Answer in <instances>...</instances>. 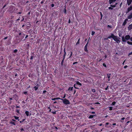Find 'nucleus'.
Returning <instances> with one entry per match:
<instances>
[{
  "label": "nucleus",
  "instance_id": "f257e3e1",
  "mask_svg": "<svg viewBox=\"0 0 132 132\" xmlns=\"http://www.w3.org/2000/svg\"><path fill=\"white\" fill-rule=\"evenodd\" d=\"M130 37L129 35H127L125 37L124 36L122 37V41L123 42H125L127 40L130 39Z\"/></svg>",
  "mask_w": 132,
  "mask_h": 132
},
{
  "label": "nucleus",
  "instance_id": "f03ea898",
  "mask_svg": "<svg viewBox=\"0 0 132 132\" xmlns=\"http://www.w3.org/2000/svg\"><path fill=\"white\" fill-rule=\"evenodd\" d=\"M17 10V9L15 8L14 7L12 6L9 8V11L11 13H15Z\"/></svg>",
  "mask_w": 132,
  "mask_h": 132
},
{
  "label": "nucleus",
  "instance_id": "7ed1b4c3",
  "mask_svg": "<svg viewBox=\"0 0 132 132\" xmlns=\"http://www.w3.org/2000/svg\"><path fill=\"white\" fill-rule=\"evenodd\" d=\"M61 100L62 101L63 104L65 105L69 104L70 103L69 101L66 98L62 99Z\"/></svg>",
  "mask_w": 132,
  "mask_h": 132
},
{
  "label": "nucleus",
  "instance_id": "20e7f679",
  "mask_svg": "<svg viewBox=\"0 0 132 132\" xmlns=\"http://www.w3.org/2000/svg\"><path fill=\"white\" fill-rule=\"evenodd\" d=\"M120 38L119 37L118 38L117 36H116L115 37H114V38H113V40L116 42L117 43H119L120 42V41L119 39H120Z\"/></svg>",
  "mask_w": 132,
  "mask_h": 132
},
{
  "label": "nucleus",
  "instance_id": "39448f33",
  "mask_svg": "<svg viewBox=\"0 0 132 132\" xmlns=\"http://www.w3.org/2000/svg\"><path fill=\"white\" fill-rule=\"evenodd\" d=\"M77 85H81V83L79 82L78 81H77L76 83V84H75L74 86V87L75 88L78 89L79 88L78 87H76V86H77Z\"/></svg>",
  "mask_w": 132,
  "mask_h": 132
},
{
  "label": "nucleus",
  "instance_id": "423d86ee",
  "mask_svg": "<svg viewBox=\"0 0 132 132\" xmlns=\"http://www.w3.org/2000/svg\"><path fill=\"white\" fill-rule=\"evenodd\" d=\"M115 37L116 36L114 35L113 34H111V35L108 36V38L106 39H110L111 38H112L113 39V38H114V37Z\"/></svg>",
  "mask_w": 132,
  "mask_h": 132
},
{
  "label": "nucleus",
  "instance_id": "0eeeda50",
  "mask_svg": "<svg viewBox=\"0 0 132 132\" xmlns=\"http://www.w3.org/2000/svg\"><path fill=\"white\" fill-rule=\"evenodd\" d=\"M132 10V5H131L130 7L128 8L127 10L126 13H127L129 12L130 11Z\"/></svg>",
  "mask_w": 132,
  "mask_h": 132
},
{
  "label": "nucleus",
  "instance_id": "6e6552de",
  "mask_svg": "<svg viewBox=\"0 0 132 132\" xmlns=\"http://www.w3.org/2000/svg\"><path fill=\"white\" fill-rule=\"evenodd\" d=\"M88 44V43H87L86 44V45H85V48H84V50L86 52H88L87 48Z\"/></svg>",
  "mask_w": 132,
  "mask_h": 132
},
{
  "label": "nucleus",
  "instance_id": "1a4fd4ad",
  "mask_svg": "<svg viewBox=\"0 0 132 132\" xmlns=\"http://www.w3.org/2000/svg\"><path fill=\"white\" fill-rule=\"evenodd\" d=\"M127 3L128 5H130L131 4L132 0H127Z\"/></svg>",
  "mask_w": 132,
  "mask_h": 132
},
{
  "label": "nucleus",
  "instance_id": "9d476101",
  "mask_svg": "<svg viewBox=\"0 0 132 132\" xmlns=\"http://www.w3.org/2000/svg\"><path fill=\"white\" fill-rule=\"evenodd\" d=\"M110 75H111L110 74H107V77L108 78V81H110Z\"/></svg>",
  "mask_w": 132,
  "mask_h": 132
},
{
  "label": "nucleus",
  "instance_id": "9b49d317",
  "mask_svg": "<svg viewBox=\"0 0 132 132\" xmlns=\"http://www.w3.org/2000/svg\"><path fill=\"white\" fill-rule=\"evenodd\" d=\"M117 0H109V3L110 4L112 3L113 2H115Z\"/></svg>",
  "mask_w": 132,
  "mask_h": 132
},
{
  "label": "nucleus",
  "instance_id": "f8f14e48",
  "mask_svg": "<svg viewBox=\"0 0 132 132\" xmlns=\"http://www.w3.org/2000/svg\"><path fill=\"white\" fill-rule=\"evenodd\" d=\"M132 18V12L129 15L128 17V19H131Z\"/></svg>",
  "mask_w": 132,
  "mask_h": 132
},
{
  "label": "nucleus",
  "instance_id": "ddd939ff",
  "mask_svg": "<svg viewBox=\"0 0 132 132\" xmlns=\"http://www.w3.org/2000/svg\"><path fill=\"white\" fill-rule=\"evenodd\" d=\"M128 28L129 30H131L132 29V24L129 25V26L128 27Z\"/></svg>",
  "mask_w": 132,
  "mask_h": 132
},
{
  "label": "nucleus",
  "instance_id": "4468645a",
  "mask_svg": "<svg viewBox=\"0 0 132 132\" xmlns=\"http://www.w3.org/2000/svg\"><path fill=\"white\" fill-rule=\"evenodd\" d=\"M25 113L27 116H28L29 115V112L28 111H26L25 112Z\"/></svg>",
  "mask_w": 132,
  "mask_h": 132
},
{
  "label": "nucleus",
  "instance_id": "2eb2a0df",
  "mask_svg": "<svg viewBox=\"0 0 132 132\" xmlns=\"http://www.w3.org/2000/svg\"><path fill=\"white\" fill-rule=\"evenodd\" d=\"M68 90H70V91H72L73 90V87H69V88L68 89Z\"/></svg>",
  "mask_w": 132,
  "mask_h": 132
},
{
  "label": "nucleus",
  "instance_id": "dca6fc26",
  "mask_svg": "<svg viewBox=\"0 0 132 132\" xmlns=\"http://www.w3.org/2000/svg\"><path fill=\"white\" fill-rule=\"evenodd\" d=\"M63 11L65 14H67V13L66 10V7H65L64 8L63 10Z\"/></svg>",
  "mask_w": 132,
  "mask_h": 132
},
{
  "label": "nucleus",
  "instance_id": "f3484780",
  "mask_svg": "<svg viewBox=\"0 0 132 132\" xmlns=\"http://www.w3.org/2000/svg\"><path fill=\"white\" fill-rule=\"evenodd\" d=\"M94 115H90L89 117L88 118L89 119L92 118L94 117Z\"/></svg>",
  "mask_w": 132,
  "mask_h": 132
},
{
  "label": "nucleus",
  "instance_id": "a211bd4d",
  "mask_svg": "<svg viewBox=\"0 0 132 132\" xmlns=\"http://www.w3.org/2000/svg\"><path fill=\"white\" fill-rule=\"evenodd\" d=\"M10 123L11 124H12L14 125H15V123L14 122L11 121L10 122Z\"/></svg>",
  "mask_w": 132,
  "mask_h": 132
},
{
  "label": "nucleus",
  "instance_id": "6ab92c4d",
  "mask_svg": "<svg viewBox=\"0 0 132 132\" xmlns=\"http://www.w3.org/2000/svg\"><path fill=\"white\" fill-rule=\"evenodd\" d=\"M57 70L56 68H55L54 72V73L53 74L54 75H55L57 71Z\"/></svg>",
  "mask_w": 132,
  "mask_h": 132
},
{
  "label": "nucleus",
  "instance_id": "aec40b11",
  "mask_svg": "<svg viewBox=\"0 0 132 132\" xmlns=\"http://www.w3.org/2000/svg\"><path fill=\"white\" fill-rule=\"evenodd\" d=\"M14 118L16 120H18L19 121V117H16V116H14Z\"/></svg>",
  "mask_w": 132,
  "mask_h": 132
},
{
  "label": "nucleus",
  "instance_id": "412c9836",
  "mask_svg": "<svg viewBox=\"0 0 132 132\" xmlns=\"http://www.w3.org/2000/svg\"><path fill=\"white\" fill-rule=\"evenodd\" d=\"M109 124V122H106L105 125V127H109V126L108 125Z\"/></svg>",
  "mask_w": 132,
  "mask_h": 132
},
{
  "label": "nucleus",
  "instance_id": "4be33fe9",
  "mask_svg": "<svg viewBox=\"0 0 132 132\" xmlns=\"http://www.w3.org/2000/svg\"><path fill=\"white\" fill-rule=\"evenodd\" d=\"M80 39L79 38L77 42L76 43V45H77L78 44H79L80 43Z\"/></svg>",
  "mask_w": 132,
  "mask_h": 132
},
{
  "label": "nucleus",
  "instance_id": "5701e85b",
  "mask_svg": "<svg viewBox=\"0 0 132 132\" xmlns=\"http://www.w3.org/2000/svg\"><path fill=\"white\" fill-rule=\"evenodd\" d=\"M127 43L128 44L132 45V42H130L129 41H127Z\"/></svg>",
  "mask_w": 132,
  "mask_h": 132
},
{
  "label": "nucleus",
  "instance_id": "b1692460",
  "mask_svg": "<svg viewBox=\"0 0 132 132\" xmlns=\"http://www.w3.org/2000/svg\"><path fill=\"white\" fill-rule=\"evenodd\" d=\"M116 103V102L115 101L113 102L112 104H111V105H115Z\"/></svg>",
  "mask_w": 132,
  "mask_h": 132
},
{
  "label": "nucleus",
  "instance_id": "393cba45",
  "mask_svg": "<svg viewBox=\"0 0 132 132\" xmlns=\"http://www.w3.org/2000/svg\"><path fill=\"white\" fill-rule=\"evenodd\" d=\"M20 111V110L19 109H16V111L17 113H19V111Z\"/></svg>",
  "mask_w": 132,
  "mask_h": 132
},
{
  "label": "nucleus",
  "instance_id": "a878e982",
  "mask_svg": "<svg viewBox=\"0 0 132 132\" xmlns=\"http://www.w3.org/2000/svg\"><path fill=\"white\" fill-rule=\"evenodd\" d=\"M64 60H62L61 62V66H63V63L64 62Z\"/></svg>",
  "mask_w": 132,
  "mask_h": 132
},
{
  "label": "nucleus",
  "instance_id": "bb28decb",
  "mask_svg": "<svg viewBox=\"0 0 132 132\" xmlns=\"http://www.w3.org/2000/svg\"><path fill=\"white\" fill-rule=\"evenodd\" d=\"M34 88L35 89V90H37L38 88L36 86H35Z\"/></svg>",
  "mask_w": 132,
  "mask_h": 132
},
{
  "label": "nucleus",
  "instance_id": "cd10ccee",
  "mask_svg": "<svg viewBox=\"0 0 132 132\" xmlns=\"http://www.w3.org/2000/svg\"><path fill=\"white\" fill-rule=\"evenodd\" d=\"M26 119H22V120L20 121L19 122L20 123H22L23 122H24V121Z\"/></svg>",
  "mask_w": 132,
  "mask_h": 132
},
{
  "label": "nucleus",
  "instance_id": "c85d7f7f",
  "mask_svg": "<svg viewBox=\"0 0 132 132\" xmlns=\"http://www.w3.org/2000/svg\"><path fill=\"white\" fill-rule=\"evenodd\" d=\"M49 109V111L50 112H51V109L50 108V106L48 107L47 108V109Z\"/></svg>",
  "mask_w": 132,
  "mask_h": 132
},
{
  "label": "nucleus",
  "instance_id": "c756f323",
  "mask_svg": "<svg viewBox=\"0 0 132 132\" xmlns=\"http://www.w3.org/2000/svg\"><path fill=\"white\" fill-rule=\"evenodd\" d=\"M95 31H92V33H91L92 35V36H93L94 35V34H95Z\"/></svg>",
  "mask_w": 132,
  "mask_h": 132
},
{
  "label": "nucleus",
  "instance_id": "7c9ffc66",
  "mask_svg": "<svg viewBox=\"0 0 132 132\" xmlns=\"http://www.w3.org/2000/svg\"><path fill=\"white\" fill-rule=\"evenodd\" d=\"M126 23H127L125 21H124L123 22V26H125L126 25Z\"/></svg>",
  "mask_w": 132,
  "mask_h": 132
},
{
  "label": "nucleus",
  "instance_id": "2f4dec72",
  "mask_svg": "<svg viewBox=\"0 0 132 132\" xmlns=\"http://www.w3.org/2000/svg\"><path fill=\"white\" fill-rule=\"evenodd\" d=\"M18 51V50L17 49H15L13 51V52L14 53H16Z\"/></svg>",
  "mask_w": 132,
  "mask_h": 132
},
{
  "label": "nucleus",
  "instance_id": "473e14b6",
  "mask_svg": "<svg viewBox=\"0 0 132 132\" xmlns=\"http://www.w3.org/2000/svg\"><path fill=\"white\" fill-rule=\"evenodd\" d=\"M64 56H65L66 55V52H65V48L64 49Z\"/></svg>",
  "mask_w": 132,
  "mask_h": 132
},
{
  "label": "nucleus",
  "instance_id": "72a5a7b5",
  "mask_svg": "<svg viewBox=\"0 0 132 132\" xmlns=\"http://www.w3.org/2000/svg\"><path fill=\"white\" fill-rule=\"evenodd\" d=\"M109 110H112L113 109V107H109Z\"/></svg>",
  "mask_w": 132,
  "mask_h": 132
},
{
  "label": "nucleus",
  "instance_id": "f704fd0d",
  "mask_svg": "<svg viewBox=\"0 0 132 132\" xmlns=\"http://www.w3.org/2000/svg\"><path fill=\"white\" fill-rule=\"evenodd\" d=\"M110 6L111 7H113V8L115 7H116V5H110Z\"/></svg>",
  "mask_w": 132,
  "mask_h": 132
},
{
  "label": "nucleus",
  "instance_id": "c9c22d12",
  "mask_svg": "<svg viewBox=\"0 0 132 132\" xmlns=\"http://www.w3.org/2000/svg\"><path fill=\"white\" fill-rule=\"evenodd\" d=\"M103 66H104L105 68H106L107 67V66H106V64L105 63H103Z\"/></svg>",
  "mask_w": 132,
  "mask_h": 132
},
{
  "label": "nucleus",
  "instance_id": "e433bc0d",
  "mask_svg": "<svg viewBox=\"0 0 132 132\" xmlns=\"http://www.w3.org/2000/svg\"><path fill=\"white\" fill-rule=\"evenodd\" d=\"M107 27L108 28H112L111 25H108L107 26Z\"/></svg>",
  "mask_w": 132,
  "mask_h": 132
},
{
  "label": "nucleus",
  "instance_id": "4c0bfd02",
  "mask_svg": "<svg viewBox=\"0 0 132 132\" xmlns=\"http://www.w3.org/2000/svg\"><path fill=\"white\" fill-rule=\"evenodd\" d=\"M100 15L101 16V19L102 18V17H103V15H102V13L101 12H100Z\"/></svg>",
  "mask_w": 132,
  "mask_h": 132
},
{
  "label": "nucleus",
  "instance_id": "58836bf2",
  "mask_svg": "<svg viewBox=\"0 0 132 132\" xmlns=\"http://www.w3.org/2000/svg\"><path fill=\"white\" fill-rule=\"evenodd\" d=\"M28 24L29 25V26H27V28L28 29H29L30 28V26L31 25V24L30 23H29V24Z\"/></svg>",
  "mask_w": 132,
  "mask_h": 132
},
{
  "label": "nucleus",
  "instance_id": "ea45409f",
  "mask_svg": "<svg viewBox=\"0 0 132 132\" xmlns=\"http://www.w3.org/2000/svg\"><path fill=\"white\" fill-rule=\"evenodd\" d=\"M72 52H71V54L70 55V56H69V58H70L71 57V56H72Z\"/></svg>",
  "mask_w": 132,
  "mask_h": 132
},
{
  "label": "nucleus",
  "instance_id": "a19ab883",
  "mask_svg": "<svg viewBox=\"0 0 132 132\" xmlns=\"http://www.w3.org/2000/svg\"><path fill=\"white\" fill-rule=\"evenodd\" d=\"M131 55H132V51L131 52L129 53L128 55L129 56Z\"/></svg>",
  "mask_w": 132,
  "mask_h": 132
},
{
  "label": "nucleus",
  "instance_id": "79ce46f5",
  "mask_svg": "<svg viewBox=\"0 0 132 132\" xmlns=\"http://www.w3.org/2000/svg\"><path fill=\"white\" fill-rule=\"evenodd\" d=\"M22 19L21 20V22L23 21L24 20V17L23 16L22 17Z\"/></svg>",
  "mask_w": 132,
  "mask_h": 132
},
{
  "label": "nucleus",
  "instance_id": "37998d69",
  "mask_svg": "<svg viewBox=\"0 0 132 132\" xmlns=\"http://www.w3.org/2000/svg\"><path fill=\"white\" fill-rule=\"evenodd\" d=\"M108 9L110 10H112L113 9V8L111 7V6L109 7Z\"/></svg>",
  "mask_w": 132,
  "mask_h": 132
},
{
  "label": "nucleus",
  "instance_id": "c03bdc74",
  "mask_svg": "<svg viewBox=\"0 0 132 132\" xmlns=\"http://www.w3.org/2000/svg\"><path fill=\"white\" fill-rule=\"evenodd\" d=\"M51 100H57L56 98H52L51 99Z\"/></svg>",
  "mask_w": 132,
  "mask_h": 132
},
{
  "label": "nucleus",
  "instance_id": "a18cd8bd",
  "mask_svg": "<svg viewBox=\"0 0 132 132\" xmlns=\"http://www.w3.org/2000/svg\"><path fill=\"white\" fill-rule=\"evenodd\" d=\"M92 91L93 92H95V89H92Z\"/></svg>",
  "mask_w": 132,
  "mask_h": 132
},
{
  "label": "nucleus",
  "instance_id": "49530a36",
  "mask_svg": "<svg viewBox=\"0 0 132 132\" xmlns=\"http://www.w3.org/2000/svg\"><path fill=\"white\" fill-rule=\"evenodd\" d=\"M20 130H21L20 132H22V131H23L24 130L23 128H21L20 129Z\"/></svg>",
  "mask_w": 132,
  "mask_h": 132
},
{
  "label": "nucleus",
  "instance_id": "de8ad7c7",
  "mask_svg": "<svg viewBox=\"0 0 132 132\" xmlns=\"http://www.w3.org/2000/svg\"><path fill=\"white\" fill-rule=\"evenodd\" d=\"M44 1L43 0L40 3L41 4H43L44 3Z\"/></svg>",
  "mask_w": 132,
  "mask_h": 132
},
{
  "label": "nucleus",
  "instance_id": "09e8293b",
  "mask_svg": "<svg viewBox=\"0 0 132 132\" xmlns=\"http://www.w3.org/2000/svg\"><path fill=\"white\" fill-rule=\"evenodd\" d=\"M54 5H55L54 4H52L51 5V7H53L54 6Z\"/></svg>",
  "mask_w": 132,
  "mask_h": 132
},
{
  "label": "nucleus",
  "instance_id": "8fccbe9b",
  "mask_svg": "<svg viewBox=\"0 0 132 132\" xmlns=\"http://www.w3.org/2000/svg\"><path fill=\"white\" fill-rule=\"evenodd\" d=\"M46 92H47V91L46 90H44L43 92V93L44 94Z\"/></svg>",
  "mask_w": 132,
  "mask_h": 132
},
{
  "label": "nucleus",
  "instance_id": "3c124183",
  "mask_svg": "<svg viewBox=\"0 0 132 132\" xmlns=\"http://www.w3.org/2000/svg\"><path fill=\"white\" fill-rule=\"evenodd\" d=\"M36 86L37 87H39V85L38 84H37L36 85Z\"/></svg>",
  "mask_w": 132,
  "mask_h": 132
},
{
  "label": "nucleus",
  "instance_id": "603ef678",
  "mask_svg": "<svg viewBox=\"0 0 132 132\" xmlns=\"http://www.w3.org/2000/svg\"><path fill=\"white\" fill-rule=\"evenodd\" d=\"M90 109L92 110L94 109V108L92 107V106H90Z\"/></svg>",
  "mask_w": 132,
  "mask_h": 132
},
{
  "label": "nucleus",
  "instance_id": "864d4df0",
  "mask_svg": "<svg viewBox=\"0 0 132 132\" xmlns=\"http://www.w3.org/2000/svg\"><path fill=\"white\" fill-rule=\"evenodd\" d=\"M16 108H20V106H18L16 105Z\"/></svg>",
  "mask_w": 132,
  "mask_h": 132
},
{
  "label": "nucleus",
  "instance_id": "5fc2aeb1",
  "mask_svg": "<svg viewBox=\"0 0 132 132\" xmlns=\"http://www.w3.org/2000/svg\"><path fill=\"white\" fill-rule=\"evenodd\" d=\"M77 63H78V62H74L73 63V65H74V64H76H76H77Z\"/></svg>",
  "mask_w": 132,
  "mask_h": 132
},
{
  "label": "nucleus",
  "instance_id": "6e6d98bb",
  "mask_svg": "<svg viewBox=\"0 0 132 132\" xmlns=\"http://www.w3.org/2000/svg\"><path fill=\"white\" fill-rule=\"evenodd\" d=\"M28 35H26L25 37V39H24V40H25V39L28 37Z\"/></svg>",
  "mask_w": 132,
  "mask_h": 132
},
{
  "label": "nucleus",
  "instance_id": "4d7b16f0",
  "mask_svg": "<svg viewBox=\"0 0 132 132\" xmlns=\"http://www.w3.org/2000/svg\"><path fill=\"white\" fill-rule=\"evenodd\" d=\"M127 67L128 66L127 65H126L124 67V68L125 69H126Z\"/></svg>",
  "mask_w": 132,
  "mask_h": 132
},
{
  "label": "nucleus",
  "instance_id": "13d9d810",
  "mask_svg": "<svg viewBox=\"0 0 132 132\" xmlns=\"http://www.w3.org/2000/svg\"><path fill=\"white\" fill-rule=\"evenodd\" d=\"M71 23L70 19L69 18V20L68 23Z\"/></svg>",
  "mask_w": 132,
  "mask_h": 132
},
{
  "label": "nucleus",
  "instance_id": "bf43d9fd",
  "mask_svg": "<svg viewBox=\"0 0 132 132\" xmlns=\"http://www.w3.org/2000/svg\"><path fill=\"white\" fill-rule=\"evenodd\" d=\"M95 103L96 104H98V105L100 104V103H99L98 102Z\"/></svg>",
  "mask_w": 132,
  "mask_h": 132
},
{
  "label": "nucleus",
  "instance_id": "052dcab7",
  "mask_svg": "<svg viewBox=\"0 0 132 132\" xmlns=\"http://www.w3.org/2000/svg\"><path fill=\"white\" fill-rule=\"evenodd\" d=\"M56 99H57V100H58L59 99L61 100V99H62V98H60L59 97L56 98Z\"/></svg>",
  "mask_w": 132,
  "mask_h": 132
},
{
  "label": "nucleus",
  "instance_id": "680f3d73",
  "mask_svg": "<svg viewBox=\"0 0 132 132\" xmlns=\"http://www.w3.org/2000/svg\"><path fill=\"white\" fill-rule=\"evenodd\" d=\"M8 38V37H5V38H4V40H5V39H7Z\"/></svg>",
  "mask_w": 132,
  "mask_h": 132
},
{
  "label": "nucleus",
  "instance_id": "e2e57ef3",
  "mask_svg": "<svg viewBox=\"0 0 132 132\" xmlns=\"http://www.w3.org/2000/svg\"><path fill=\"white\" fill-rule=\"evenodd\" d=\"M108 87H109V86H107V87L106 88H105V90H107L108 89Z\"/></svg>",
  "mask_w": 132,
  "mask_h": 132
},
{
  "label": "nucleus",
  "instance_id": "0e129e2a",
  "mask_svg": "<svg viewBox=\"0 0 132 132\" xmlns=\"http://www.w3.org/2000/svg\"><path fill=\"white\" fill-rule=\"evenodd\" d=\"M33 59V56H31L30 58V60H32Z\"/></svg>",
  "mask_w": 132,
  "mask_h": 132
},
{
  "label": "nucleus",
  "instance_id": "69168bd1",
  "mask_svg": "<svg viewBox=\"0 0 132 132\" xmlns=\"http://www.w3.org/2000/svg\"><path fill=\"white\" fill-rule=\"evenodd\" d=\"M52 113L54 114H55L56 113V111L54 112H52Z\"/></svg>",
  "mask_w": 132,
  "mask_h": 132
},
{
  "label": "nucleus",
  "instance_id": "338daca9",
  "mask_svg": "<svg viewBox=\"0 0 132 132\" xmlns=\"http://www.w3.org/2000/svg\"><path fill=\"white\" fill-rule=\"evenodd\" d=\"M9 99L10 101L12 100H13L12 98L11 97H9Z\"/></svg>",
  "mask_w": 132,
  "mask_h": 132
},
{
  "label": "nucleus",
  "instance_id": "774afa93",
  "mask_svg": "<svg viewBox=\"0 0 132 132\" xmlns=\"http://www.w3.org/2000/svg\"><path fill=\"white\" fill-rule=\"evenodd\" d=\"M24 94H27V92H24L23 93Z\"/></svg>",
  "mask_w": 132,
  "mask_h": 132
}]
</instances>
